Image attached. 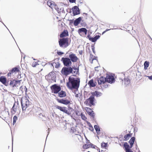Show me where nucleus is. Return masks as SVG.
Returning <instances> with one entry per match:
<instances>
[{
  "label": "nucleus",
  "instance_id": "1",
  "mask_svg": "<svg viewBox=\"0 0 152 152\" xmlns=\"http://www.w3.org/2000/svg\"><path fill=\"white\" fill-rule=\"evenodd\" d=\"M80 83L79 79L70 77L69 78L68 81L66 83V86L70 90H77L80 86Z\"/></svg>",
  "mask_w": 152,
  "mask_h": 152
},
{
  "label": "nucleus",
  "instance_id": "2",
  "mask_svg": "<svg viewBox=\"0 0 152 152\" xmlns=\"http://www.w3.org/2000/svg\"><path fill=\"white\" fill-rule=\"evenodd\" d=\"M21 104L23 112L24 113H27L31 111L33 107V105L26 98L22 101Z\"/></svg>",
  "mask_w": 152,
  "mask_h": 152
},
{
  "label": "nucleus",
  "instance_id": "3",
  "mask_svg": "<svg viewBox=\"0 0 152 152\" xmlns=\"http://www.w3.org/2000/svg\"><path fill=\"white\" fill-rule=\"evenodd\" d=\"M68 38H62L59 40L58 43L61 47L66 48L69 45Z\"/></svg>",
  "mask_w": 152,
  "mask_h": 152
},
{
  "label": "nucleus",
  "instance_id": "4",
  "mask_svg": "<svg viewBox=\"0 0 152 152\" xmlns=\"http://www.w3.org/2000/svg\"><path fill=\"white\" fill-rule=\"evenodd\" d=\"M72 68L71 67H64L61 70V73L63 75L67 76L70 73H72Z\"/></svg>",
  "mask_w": 152,
  "mask_h": 152
},
{
  "label": "nucleus",
  "instance_id": "5",
  "mask_svg": "<svg viewBox=\"0 0 152 152\" xmlns=\"http://www.w3.org/2000/svg\"><path fill=\"white\" fill-rule=\"evenodd\" d=\"M95 101L94 97L93 96H91L88 98L87 99L85 103L87 105L91 107L92 105H95L94 102Z\"/></svg>",
  "mask_w": 152,
  "mask_h": 152
},
{
  "label": "nucleus",
  "instance_id": "6",
  "mask_svg": "<svg viewBox=\"0 0 152 152\" xmlns=\"http://www.w3.org/2000/svg\"><path fill=\"white\" fill-rule=\"evenodd\" d=\"M21 81V80H16L14 79L11 80L9 85L13 88L15 87H18L20 85V83Z\"/></svg>",
  "mask_w": 152,
  "mask_h": 152
},
{
  "label": "nucleus",
  "instance_id": "7",
  "mask_svg": "<svg viewBox=\"0 0 152 152\" xmlns=\"http://www.w3.org/2000/svg\"><path fill=\"white\" fill-rule=\"evenodd\" d=\"M50 88L52 91V92L54 94H57L61 90V88L59 86L56 84L52 85L50 87Z\"/></svg>",
  "mask_w": 152,
  "mask_h": 152
},
{
  "label": "nucleus",
  "instance_id": "8",
  "mask_svg": "<svg viewBox=\"0 0 152 152\" xmlns=\"http://www.w3.org/2000/svg\"><path fill=\"white\" fill-rule=\"evenodd\" d=\"M61 61L65 66L69 67L70 66L72 63L69 58H62L61 60Z\"/></svg>",
  "mask_w": 152,
  "mask_h": 152
},
{
  "label": "nucleus",
  "instance_id": "9",
  "mask_svg": "<svg viewBox=\"0 0 152 152\" xmlns=\"http://www.w3.org/2000/svg\"><path fill=\"white\" fill-rule=\"evenodd\" d=\"M69 59L73 62H75L78 60V58L76 56V55L72 53H70L69 55Z\"/></svg>",
  "mask_w": 152,
  "mask_h": 152
},
{
  "label": "nucleus",
  "instance_id": "10",
  "mask_svg": "<svg viewBox=\"0 0 152 152\" xmlns=\"http://www.w3.org/2000/svg\"><path fill=\"white\" fill-rule=\"evenodd\" d=\"M87 30L86 28H82L79 29L78 32L79 34L82 37H85L86 34Z\"/></svg>",
  "mask_w": 152,
  "mask_h": 152
},
{
  "label": "nucleus",
  "instance_id": "11",
  "mask_svg": "<svg viewBox=\"0 0 152 152\" xmlns=\"http://www.w3.org/2000/svg\"><path fill=\"white\" fill-rule=\"evenodd\" d=\"M0 82L6 86H9L8 81L7 80V78L4 76L0 77Z\"/></svg>",
  "mask_w": 152,
  "mask_h": 152
},
{
  "label": "nucleus",
  "instance_id": "12",
  "mask_svg": "<svg viewBox=\"0 0 152 152\" xmlns=\"http://www.w3.org/2000/svg\"><path fill=\"white\" fill-rule=\"evenodd\" d=\"M89 60L91 64L93 63V61L96 63H98L97 57L93 56L91 53L90 54Z\"/></svg>",
  "mask_w": 152,
  "mask_h": 152
},
{
  "label": "nucleus",
  "instance_id": "13",
  "mask_svg": "<svg viewBox=\"0 0 152 152\" xmlns=\"http://www.w3.org/2000/svg\"><path fill=\"white\" fill-rule=\"evenodd\" d=\"M55 107L56 109H58L60 111H62L69 115L70 114V113L67 110V108L65 107H62L56 105L55 106Z\"/></svg>",
  "mask_w": 152,
  "mask_h": 152
},
{
  "label": "nucleus",
  "instance_id": "14",
  "mask_svg": "<svg viewBox=\"0 0 152 152\" xmlns=\"http://www.w3.org/2000/svg\"><path fill=\"white\" fill-rule=\"evenodd\" d=\"M105 78L106 79V81L109 83H112L115 81L114 77L112 75H107Z\"/></svg>",
  "mask_w": 152,
  "mask_h": 152
},
{
  "label": "nucleus",
  "instance_id": "15",
  "mask_svg": "<svg viewBox=\"0 0 152 152\" xmlns=\"http://www.w3.org/2000/svg\"><path fill=\"white\" fill-rule=\"evenodd\" d=\"M57 101L60 103H62L65 105H67L69 104L70 102V101L66 99H57Z\"/></svg>",
  "mask_w": 152,
  "mask_h": 152
},
{
  "label": "nucleus",
  "instance_id": "16",
  "mask_svg": "<svg viewBox=\"0 0 152 152\" xmlns=\"http://www.w3.org/2000/svg\"><path fill=\"white\" fill-rule=\"evenodd\" d=\"M106 82L105 78L102 76L100 77L98 80V83L99 85L104 84Z\"/></svg>",
  "mask_w": 152,
  "mask_h": 152
},
{
  "label": "nucleus",
  "instance_id": "17",
  "mask_svg": "<svg viewBox=\"0 0 152 152\" xmlns=\"http://www.w3.org/2000/svg\"><path fill=\"white\" fill-rule=\"evenodd\" d=\"M47 5L52 9L56 8V5L54 2L49 0L47 1Z\"/></svg>",
  "mask_w": 152,
  "mask_h": 152
},
{
  "label": "nucleus",
  "instance_id": "18",
  "mask_svg": "<svg viewBox=\"0 0 152 152\" xmlns=\"http://www.w3.org/2000/svg\"><path fill=\"white\" fill-rule=\"evenodd\" d=\"M53 72H51L49 73L47 75L45 76L46 79L47 80L48 82H52V81L53 80Z\"/></svg>",
  "mask_w": 152,
  "mask_h": 152
},
{
  "label": "nucleus",
  "instance_id": "19",
  "mask_svg": "<svg viewBox=\"0 0 152 152\" xmlns=\"http://www.w3.org/2000/svg\"><path fill=\"white\" fill-rule=\"evenodd\" d=\"M85 110L89 115L93 117H94V112L91 108L89 107H86L85 108Z\"/></svg>",
  "mask_w": 152,
  "mask_h": 152
},
{
  "label": "nucleus",
  "instance_id": "20",
  "mask_svg": "<svg viewBox=\"0 0 152 152\" xmlns=\"http://www.w3.org/2000/svg\"><path fill=\"white\" fill-rule=\"evenodd\" d=\"M72 12L74 15L79 14L80 11L79 8L76 6H74L72 8Z\"/></svg>",
  "mask_w": 152,
  "mask_h": 152
},
{
  "label": "nucleus",
  "instance_id": "21",
  "mask_svg": "<svg viewBox=\"0 0 152 152\" xmlns=\"http://www.w3.org/2000/svg\"><path fill=\"white\" fill-rule=\"evenodd\" d=\"M96 146L93 144L90 143V144H85L83 145V148L85 149H87L89 148L90 147H91L93 148H95Z\"/></svg>",
  "mask_w": 152,
  "mask_h": 152
},
{
  "label": "nucleus",
  "instance_id": "22",
  "mask_svg": "<svg viewBox=\"0 0 152 152\" xmlns=\"http://www.w3.org/2000/svg\"><path fill=\"white\" fill-rule=\"evenodd\" d=\"M69 36L68 32L67 30H64L60 34V37L61 38H63L65 37H66Z\"/></svg>",
  "mask_w": 152,
  "mask_h": 152
},
{
  "label": "nucleus",
  "instance_id": "23",
  "mask_svg": "<svg viewBox=\"0 0 152 152\" xmlns=\"http://www.w3.org/2000/svg\"><path fill=\"white\" fill-rule=\"evenodd\" d=\"M91 94H92V96H93L94 97V96H96L97 97H99L102 95V94L101 93L96 91L94 92L91 93Z\"/></svg>",
  "mask_w": 152,
  "mask_h": 152
},
{
  "label": "nucleus",
  "instance_id": "24",
  "mask_svg": "<svg viewBox=\"0 0 152 152\" xmlns=\"http://www.w3.org/2000/svg\"><path fill=\"white\" fill-rule=\"evenodd\" d=\"M72 73L74 75H76L79 72V69L78 68L75 67V66L72 67Z\"/></svg>",
  "mask_w": 152,
  "mask_h": 152
},
{
  "label": "nucleus",
  "instance_id": "25",
  "mask_svg": "<svg viewBox=\"0 0 152 152\" xmlns=\"http://www.w3.org/2000/svg\"><path fill=\"white\" fill-rule=\"evenodd\" d=\"M81 18L80 17L76 19L74 21V24L75 26H77L80 22L81 20Z\"/></svg>",
  "mask_w": 152,
  "mask_h": 152
},
{
  "label": "nucleus",
  "instance_id": "26",
  "mask_svg": "<svg viewBox=\"0 0 152 152\" xmlns=\"http://www.w3.org/2000/svg\"><path fill=\"white\" fill-rule=\"evenodd\" d=\"M20 69L19 68V66L15 67L12 69L11 70L13 73H16L17 72L20 71Z\"/></svg>",
  "mask_w": 152,
  "mask_h": 152
},
{
  "label": "nucleus",
  "instance_id": "27",
  "mask_svg": "<svg viewBox=\"0 0 152 152\" xmlns=\"http://www.w3.org/2000/svg\"><path fill=\"white\" fill-rule=\"evenodd\" d=\"M135 140V138L134 137H132L129 141V142L130 145V148H131L133 145L134 143Z\"/></svg>",
  "mask_w": 152,
  "mask_h": 152
},
{
  "label": "nucleus",
  "instance_id": "28",
  "mask_svg": "<svg viewBox=\"0 0 152 152\" xmlns=\"http://www.w3.org/2000/svg\"><path fill=\"white\" fill-rule=\"evenodd\" d=\"M90 87H94L96 86V85L95 83H94L93 79H91L89 81L88 83Z\"/></svg>",
  "mask_w": 152,
  "mask_h": 152
},
{
  "label": "nucleus",
  "instance_id": "29",
  "mask_svg": "<svg viewBox=\"0 0 152 152\" xmlns=\"http://www.w3.org/2000/svg\"><path fill=\"white\" fill-rule=\"evenodd\" d=\"M59 96L60 97H64L66 96V92L63 91H61L58 93Z\"/></svg>",
  "mask_w": 152,
  "mask_h": 152
},
{
  "label": "nucleus",
  "instance_id": "30",
  "mask_svg": "<svg viewBox=\"0 0 152 152\" xmlns=\"http://www.w3.org/2000/svg\"><path fill=\"white\" fill-rule=\"evenodd\" d=\"M124 80V84L126 85H127L130 83V80L128 77L125 78Z\"/></svg>",
  "mask_w": 152,
  "mask_h": 152
},
{
  "label": "nucleus",
  "instance_id": "31",
  "mask_svg": "<svg viewBox=\"0 0 152 152\" xmlns=\"http://www.w3.org/2000/svg\"><path fill=\"white\" fill-rule=\"evenodd\" d=\"M100 37L99 35H96L94 37L92 38L91 39H90V40L92 42H95L96 40L98 39Z\"/></svg>",
  "mask_w": 152,
  "mask_h": 152
},
{
  "label": "nucleus",
  "instance_id": "32",
  "mask_svg": "<svg viewBox=\"0 0 152 152\" xmlns=\"http://www.w3.org/2000/svg\"><path fill=\"white\" fill-rule=\"evenodd\" d=\"M131 134H127L125 135L124 138L125 140H128L129 139V138L131 137Z\"/></svg>",
  "mask_w": 152,
  "mask_h": 152
},
{
  "label": "nucleus",
  "instance_id": "33",
  "mask_svg": "<svg viewBox=\"0 0 152 152\" xmlns=\"http://www.w3.org/2000/svg\"><path fill=\"white\" fill-rule=\"evenodd\" d=\"M124 146L125 149V151L129 149V146L127 142H125L124 144Z\"/></svg>",
  "mask_w": 152,
  "mask_h": 152
},
{
  "label": "nucleus",
  "instance_id": "34",
  "mask_svg": "<svg viewBox=\"0 0 152 152\" xmlns=\"http://www.w3.org/2000/svg\"><path fill=\"white\" fill-rule=\"evenodd\" d=\"M80 115L81 116V118L83 120L85 121L87 119V118L86 117L85 115L83 114V113H81Z\"/></svg>",
  "mask_w": 152,
  "mask_h": 152
},
{
  "label": "nucleus",
  "instance_id": "35",
  "mask_svg": "<svg viewBox=\"0 0 152 152\" xmlns=\"http://www.w3.org/2000/svg\"><path fill=\"white\" fill-rule=\"evenodd\" d=\"M94 127L96 130V132H99L100 131V129L99 128V126L97 125H95L94 126Z\"/></svg>",
  "mask_w": 152,
  "mask_h": 152
},
{
  "label": "nucleus",
  "instance_id": "36",
  "mask_svg": "<svg viewBox=\"0 0 152 152\" xmlns=\"http://www.w3.org/2000/svg\"><path fill=\"white\" fill-rule=\"evenodd\" d=\"M144 66L145 69H147V67L149 66V62L147 61H145L144 63Z\"/></svg>",
  "mask_w": 152,
  "mask_h": 152
},
{
  "label": "nucleus",
  "instance_id": "37",
  "mask_svg": "<svg viewBox=\"0 0 152 152\" xmlns=\"http://www.w3.org/2000/svg\"><path fill=\"white\" fill-rule=\"evenodd\" d=\"M17 119V118L16 116H15L13 118V124L14 125L16 122V121Z\"/></svg>",
  "mask_w": 152,
  "mask_h": 152
},
{
  "label": "nucleus",
  "instance_id": "38",
  "mask_svg": "<svg viewBox=\"0 0 152 152\" xmlns=\"http://www.w3.org/2000/svg\"><path fill=\"white\" fill-rule=\"evenodd\" d=\"M101 146L102 148H105L107 146V143L102 142L101 143Z\"/></svg>",
  "mask_w": 152,
  "mask_h": 152
},
{
  "label": "nucleus",
  "instance_id": "39",
  "mask_svg": "<svg viewBox=\"0 0 152 152\" xmlns=\"http://www.w3.org/2000/svg\"><path fill=\"white\" fill-rule=\"evenodd\" d=\"M38 64L37 62L34 61L32 64V66L34 67L36 66L37 65H38Z\"/></svg>",
  "mask_w": 152,
  "mask_h": 152
},
{
  "label": "nucleus",
  "instance_id": "40",
  "mask_svg": "<svg viewBox=\"0 0 152 152\" xmlns=\"http://www.w3.org/2000/svg\"><path fill=\"white\" fill-rule=\"evenodd\" d=\"M13 73L12 72L11 70H10V72L7 73V77H11V76L13 75Z\"/></svg>",
  "mask_w": 152,
  "mask_h": 152
},
{
  "label": "nucleus",
  "instance_id": "41",
  "mask_svg": "<svg viewBox=\"0 0 152 152\" xmlns=\"http://www.w3.org/2000/svg\"><path fill=\"white\" fill-rule=\"evenodd\" d=\"M88 126L89 127V129L91 131H93L94 130V128L90 123H89Z\"/></svg>",
  "mask_w": 152,
  "mask_h": 152
},
{
  "label": "nucleus",
  "instance_id": "42",
  "mask_svg": "<svg viewBox=\"0 0 152 152\" xmlns=\"http://www.w3.org/2000/svg\"><path fill=\"white\" fill-rule=\"evenodd\" d=\"M57 53L58 55H59L60 56L61 55L64 54V53L63 52H58Z\"/></svg>",
  "mask_w": 152,
  "mask_h": 152
},
{
  "label": "nucleus",
  "instance_id": "43",
  "mask_svg": "<svg viewBox=\"0 0 152 152\" xmlns=\"http://www.w3.org/2000/svg\"><path fill=\"white\" fill-rule=\"evenodd\" d=\"M126 152H133L130 149H128L126 151Z\"/></svg>",
  "mask_w": 152,
  "mask_h": 152
},
{
  "label": "nucleus",
  "instance_id": "44",
  "mask_svg": "<svg viewBox=\"0 0 152 152\" xmlns=\"http://www.w3.org/2000/svg\"><path fill=\"white\" fill-rule=\"evenodd\" d=\"M92 51L93 52L95 53V50H94V48L93 46H92Z\"/></svg>",
  "mask_w": 152,
  "mask_h": 152
},
{
  "label": "nucleus",
  "instance_id": "45",
  "mask_svg": "<svg viewBox=\"0 0 152 152\" xmlns=\"http://www.w3.org/2000/svg\"><path fill=\"white\" fill-rule=\"evenodd\" d=\"M87 37L90 40V39H91L92 38V37H91L90 35H88L87 36Z\"/></svg>",
  "mask_w": 152,
  "mask_h": 152
},
{
  "label": "nucleus",
  "instance_id": "46",
  "mask_svg": "<svg viewBox=\"0 0 152 152\" xmlns=\"http://www.w3.org/2000/svg\"><path fill=\"white\" fill-rule=\"evenodd\" d=\"M76 0H69V1L70 2L74 3L75 2Z\"/></svg>",
  "mask_w": 152,
  "mask_h": 152
},
{
  "label": "nucleus",
  "instance_id": "47",
  "mask_svg": "<svg viewBox=\"0 0 152 152\" xmlns=\"http://www.w3.org/2000/svg\"><path fill=\"white\" fill-rule=\"evenodd\" d=\"M110 29H107L105 31H103L102 33V34H104V33H105L106 31H107L109 30Z\"/></svg>",
  "mask_w": 152,
  "mask_h": 152
},
{
  "label": "nucleus",
  "instance_id": "48",
  "mask_svg": "<svg viewBox=\"0 0 152 152\" xmlns=\"http://www.w3.org/2000/svg\"><path fill=\"white\" fill-rule=\"evenodd\" d=\"M148 77L150 80H152V75L150 76H148Z\"/></svg>",
  "mask_w": 152,
  "mask_h": 152
},
{
  "label": "nucleus",
  "instance_id": "49",
  "mask_svg": "<svg viewBox=\"0 0 152 152\" xmlns=\"http://www.w3.org/2000/svg\"><path fill=\"white\" fill-rule=\"evenodd\" d=\"M25 92L26 93L27 92V89L26 86H25Z\"/></svg>",
  "mask_w": 152,
  "mask_h": 152
},
{
  "label": "nucleus",
  "instance_id": "50",
  "mask_svg": "<svg viewBox=\"0 0 152 152\" xmlns=\"http://www.w3.org/2000/svg\"><path fill=\"white\" fill-rule=\"evenodd\" d=\"M39 2H43L44 1V0H38Z\"/></svg>",
  "mask_w": 152,
  "mask_h": 152
},
{
  "label": "nucleus",
  "instance_id": "51",
  "mask_svg": "<svg viewBox=\"0 0 152 152\" xmlns=\"http://www.w3.org/2000/svg\"><path fill=\"white\" fill-rule=\"evenodd\" d=\"M108 86L107 85H104V87L105 88H107V87Z\"/></svg>",
  "mask_w": 152,
  "mask_h": 152
},
{
  "label": "nucleus",
  "instance_id": "52",
  "mask_svg": "<svg viewBox=\"0 0 152 152\" xmlns=\"http://www.w3.org/2000/svg\"><path fill=\"white\" fill-rule=\"evenodd\" d=\"M76 114L77 115H80V113H79V114L78 113H76Z\"/></svg>",
  "mask_w": 152,
  "mask_h": 152
},
{
  "label": "nucleus",
  "instance_id": "53",
  "mask_svg": "<svg viewBox=\"0 0 152 152\" xmlns=\"http://www.w3.org/2000/svg\"><path fill=\"white\" fill-rule=\"evenodd\" d=\"M50 128H48V132H49L50 131Z\"/></svg>",
  "mask_w": 152,
  "mask_h": 152
},
{
  "label": "nucleus",
  "instance_id": "54",
  "mask_svg": "<svg viewBox=\"0 0 152 152\" xmlns=\"http://www.w3.org/2000/svg\"><path fill=\"white\" fill-rule=\"evenodd\" d=\"M129 26H131V28L132 27V26H131V25H129Z\"/></svg>",
  "mask_w": 152,
  "mask_h": 152
},
{
  "label": "nucleus",
  "instance_id": "55",
  "mask_svg": "<svg viewBox=\"0 0 152 152\" xmlns=\"http://www.w3.org/2000/svg\"><path fill=\"white\" fill-rule=\"evenodd\" d=\"M22 86H21L20 87V89L22 88Z\"/></svg>",
  "mask_w": 152,
  "mask_h": 152
},
{
  "label": "nucleus",
  "instance_id": "56",
  "mask_svg": "<svg viewBox=\"0 0 152 152\" xmlns=\"http://www.w3.org/2000/svg\"><path fill=\"white\" fill-rule=\"evenodd\" d=\"M99 152H100V149H99Z\"/></svg>",
  "mask_w": 152,
  "mask_h": 152
},
{
  "label": "nucleus",
  "instance_id": "57",
  "mask_svg": "<svg viewBox=\"0 0 152 152\" xmlns=\"http://www.w3.org/2000/svg\"><path fill=\"white\" fill-rule=\"evenodd\" d=\"M97 67H97V66L96 67H95V69H96V68H97Z\"/></svg>",
  "mask_w": 152,
  "mask_h": 152
},
{
  "label": "nucleus",
  "instance_id": "58",
  "mask_svg": "<svg viewBox=\"0 0 152 152\" xmlns=\"http://www.w3.org/2000/svg\"><path fill=\"white\" fill-rule=\"evenodd\" d=\"M14 107V106H13V107H12V109H13V108Z\"/></svg>",
  "mask_w": 152,
  "mask_h": 152
},
{
  "label": "nucleus",
  "instance_id": "59",
  "mask_svg": "<svg viewBox=\"0 0 152 152\" xmlns=\"http://www.w3.org/2000/svg\"><path fill=\"white\" fill-rule=\"evenodd\" d=\"M95 71H96V70H96V69H95Z\"/></svg>",
  "mask_w": 152,
  "mask_h": 152
},
{
  "label": "nucleus",
  "instance_id": "60",
  "mask_svg": "<svg viewBox=\"0 0 152 152\" xmlns=\"http://www.w3.org/2000/svg\"><path fill=\"white\" fill-rule=\"evenodd\" d=\"M128 31H129V30H129V29H128Z\"/></svg>",
  "mask_w": 152,
  "mask_h": 152
},
{
  "label": "nucleus",
  "instance_id": "61",
  "mask_svg": "<svg viewBox=\"0 0 152 152\" xmlns=\"http://www.w3.org/2000/svg\"><path fill=\"white\" fill-rule=\"evenodd\" d=\"M88 152H90L89 151H88Z\"/></svg>",
  "mask_w": 152,
  "mask_h": 152
}]
</instances>
